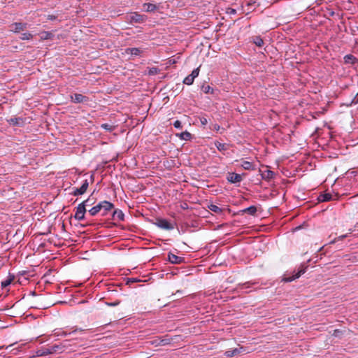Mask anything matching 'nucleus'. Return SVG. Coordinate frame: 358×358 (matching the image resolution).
I'll list each match as a JSON object with an SVG mask.
<instances>
[{"mask_svg":"<svg viewBox=\"0 0 358 358\" xmlns=\"http://www.w3.org/2000/svg\"><path fill=\"white\" fill-rule=\"evenodd\" d=\"M143 7L147 12L154 11L157 9L156 5L150 3H145L143 4Z\"/></svg>","mask_w":358,"mask_h":358,"instance_id":"4be33fe9","label":"nucleus"},{"mask_svg":"<svg viewBox=\"0 0 358 358\" xmlns=\"http://www.w3.org/2000/svg\"><path fill=\"white\" fill-rule=\"evenodd\" d=\"M8 122L13 125H22L23 123L22 119L17 117L10 118Z\"/></svg>","mask_w":358,"mask_h":358,"instance_id":"5701e85b","label":"nucleus"},{"mask_svg":"<svg viewBox=\"0 0 358 358\" xmlns=\"http://www.w3.org/2000/svg\"><path fill=\"white\" fill-rule=\"evenodd\" d=\"M344 60L345 63H355L356 58L352 55H347L344 57Z\"/></svg>","mask_w":358,"mask_h":358,"instance_id":"a878e982","label":"nucleus"},{"mask_svg":"<svg viewBox=\"0 0 358 358\" xmlns=\"http://www.w3.org/2000/svg\"><path fill=\"white\" fill-rule=\"evenodd\" d=\"M253 43L258 47H262L264 45V41L259 36L253 38Z\"/></svg>","mask_w":358,"mask_h":358,"instance_id":"393cba45","label":"nucleus"},{"mask_svg":"<svg viewBox=\"0 0 358 358\" xmlns=\"http://www.w3.org/2000/svg\"><path fill=\"white\" fill-rule=\"evenodd\" d=\"M227 179L230 183H237L242 180V177L238 173H229Z\"/></svg>","mask_w":358,"mask_h":358,"instance_id":"9d476101","label":"nucleus"},{"mask_svg":"<svg viewBox=\"0 0 358 358\" xmlns=\"http://www.w3.org/2000/svg\"><path fill=\"white\" fill-rule=\"evenodd\" d=\"M241 166L245 170H255V165L252 162H248V161H243L242 164H241Z\"/></svg>","mask_w":358,"mask_h":358,"instance_id":"6ab92c4d","label":"nucleus"},{"mask_svg":"<svg viewBox=\"0 0 358 358\" xmlns=\"http://www.w3.org/2000/svg\"><path fill=\"white\" fill-rule=\"evenodd\" d=\"M101 127L106 131H112L115 129V127L109 124H102Z\"/></svg>","mask_w":358,"mask_h":358,"instance_id":"c756f323","label":"nucleus"},{"mask_svg":"<svg viewBox=\"0 0 358 358\" xmlns=\"http://www.w3.org/2000/svg\"><path fill=\"white\" fill-rule=\"evenodd\" d=\"M52 36V33L49 31H43L41 33V38L42 40L49 39Z\"/></svg>","mask_w":358,"mask_h":358,"instance_id":"c85d7f7f","label":"nucleus"},{"mask_svg":"<svg viewBox=\"0 0 358 358\" xmlns=\"http://www.w3.org/2000/svg\"><path fill=\"white\" fill-rule=\"evenodd\" d=\"M112 217L115 221H123L124 219V215L120 209L115 210L113 213Z\"/></svg>","mask_w":358,"mask_h":358,"instance_id":"4468645a","label":"nucleus"},{"mask_svg":"<svg viewBox=\"0 0 358 358\" xmlns=\"http://www.w3.org/2000/svg\"><path fill=\"white\" fill-rule=\"evenodd\" d=\"M13 280V277L10 278H8L3 281L1 282V287H6L7 286H8L12 280Z\"/></svg>","mask_w":358,"mask_h":358,"instance_id":"473e14b6","label":"nucleus"},{"mask_svg":"<svg viewBox=\"0 0 358 358\" xmlns=\"http://www.w3.org/2000/svg\"><path fill=\"white\" fill-rule=\"evenodd\" d=\"M156 225L159 228L166 230H172L174 229V224L166 219H158L156 222Z\"/></svg>","mask_w":358,"mask_h":358,"instance_id":"20e7f679","label":"nucleus"},{"mask_svg":"<svg viewBox=\"0 0 358 358\" xmlns=\"http://www.w3.org/2000/svg\"><path fill=\"white\" fill-rule=\"evenodd\" d=\"M27 27V23L14 22L10 25V31L14 33H18L24 30Z\"/></svg>","mask_w":358,"mask_h":358,"instance_id":"0eeeda50","label":"nucleus"},{"mask_svg":"<svg viewBox=\"0 0 358 358\" xmlns=\"http://www.w3.org/2000/svg\"><path fill=\"white\" fill-rule=\"evenodd\" d=\"M64 350V345L62 344L54 345L48 348H41L38 350L36 353L38 357L46 356L48 355L57 352H62Z\"/></svg>","mask_w":358,"mask_h":358,"instance_id":"f257e3e1","label":"nucleus"},{"mask_svg":"<svg viewBox=\"0 0 358 358\" xmlns=\"http://www.w3.org/2000/svg\"><path fill=\"white\" fill-rule=\"evenodd\" d=\"M306 272V268H301L299 271L294 273L292 275H285L283 278V280L285 282H292L297 278H299L302 274Z\"/></svg>","mask_w":358,"mask_h":358,"instance_id":"423d86ee","label":"nucleus"},{"mask_svg":"<svg viewBox=\"0 0 358 358\" xmlns=\"http://www.w3.org/2000/svg\"><path fill=\"white\" fill-rule=\"evenodd\" d=\"M227 13L230 15H235L236 13V10L232 8H229L227 9Z\"/></svg>","mask_w":358,"mask_h":358,"instance_id":"c9c22d12","label":"nucleus"},{"mask_svg":"<svg viewBox=\"0 0 358 358\" xmlns=\"http://www.w3.org/2000/svg\"><path fill=\"white\" fill-rule=\"evenodd\" d=\"M245 351V349L243 347L236 348L231 350H227L224 352V355L227 357H234L238 354H240Z\"/></svg>","mask_w":358,"mask_h":358,"instance_id":"9b49d317","label":"nucleus"},{"mask_svg":"<svg viewBox=\"0 0 358 358\" xmlns=\"http://www.w3.org/2000/svg\"><path fill=\"white\" fill-rule=\"evenodd\" d=\"M202 90L206 94H208V93L213 94V92H214L213 88H212L210 85L203 86Z\"/></svg>","mask_w":358,"mask_h":358,"instance_id":"2f4dec72","label":"nucleus"},{"mask_svg":"<svg viewBox=\"0 0 358 358\" xmlns=\"http://www.w3.org/2000/svg\"><path fill=\"white\" fill-rule=\"evenodd\" d=\"M194 79L192 78L189 75L185 78L183 83L187 85H190L194 83Z\"/></svg>","mask_w":358,"mask_h":358,"instance_id":"7c9ffc66","label":"nucleus"},{"mask_svg":"<svg viewBox=\"0 0 358 358\" xmlns=\"http://www.w3.org/2000/svg\"><path fill=\"white\" fill-rule=\"evenodd\" d=\"M169 261L175 264H178L182 263L184 261V258L182 257H178L173 253H169L168 255Z\"/></svg>","mask_w":358,"mask_h":358,"instance_id":"f8f14e48","label":"nucleus"},{"mask_svg":"<svg viewBox=\"0 0 358 358\" xmlns=\"http://www.w3.org/2000/svg\"><path fill=\"white\" fill-rule=\"evenodd\" d=\"M215 145L217 149L220 152H224L229 148V145L228 144L220 143L218 141L215 142Z\"/></svg>","mask_w":358,"mask_h":358,"instance_id":"f3484780","label":"nucleus"},{"mask_svg":"<svg viewBox=\"0 0 358 358\" xmlns=\"http://www.w3.org/2000/svg\"><path fill=\"white\" fill-rule=\"evenodd\" d=\"M200 121H201V123L203 124V125H206L207 123H208V121H207V119L205 118V117H202L200 119Z\"/></svg>","mask_w":358,"mask_h":358,"instance_id":"58836bf2","label":"nucleus"},{"mask_svg":"<svg viewBox=\"0 0 358 358\" xmlns=\"http://www.w3.org/2000/svg\"><path fill=\"white\" fill-rule=\"evenodd\" d=\"M33 38V35L29 33V32H25V33H22L20 36V39L21 40H26V41H28V40H30Z\"/></svg>","mask_w":358,"mask_h":358,"instance_id":"bb28decb","label":"nucleus"},{"mask_svg":"<svg viewBox=\"0 0 358 358\" xmlns=\"http://www.w3.org/2000/svg\"><path fill=\"white\" fill-rule=\"evenodd\" d=\"M143 52V50L138 48H128L125 49V53L127 55L139 56Z\"/></svg>","mask_w":358,"mask_h":358,"instance_id":"2eb2a0df","label":"nucleus"},{"mask_svg":"<svg viewBox=\"0 0 358 358\" xmlns=\"http://www.w3.org/2000/svg\"><path fill=\"white\" fill-rule=\"evenodd\" d=\"M57 18V16L55 15H48L47 16V19L49 20H55Z\"/></svg>","mask_w":358,"mask_h":358,"instance_id":"e433bc0d","label":"nucleus"},{"mask_svg":"<svg viewBox=\"0 0 358 358\" xmlns=\"http://www.w3.org/2000/svg\"><path fill=\"white\" fill-rule=\"evenodd\" d=\"M352 231L351 229H350V230H349V233H348V234H351V233H352Z\"/></svg>","mask_w":358,"mask_h":358,"instance_id":"a18cd8bd","label":"nucleus"},{"mask_svg":"<svg viewBox=\"0 0 358 358\" xmlns=\"http://www.w3.org/2000/svg\"><path fill=\"white\" fill-rule=\"evenodd\" d=\"M11 346H12V345H10L7 346V347H6V349L9 348H10V347H11Z\"/></svg>","mask_w":358,"mask_h":358,"instance_id":"c03bdc74","label":"nucleus"},{"mask_svg":"<svg viewBox=\"0 0 358 358\" xmlns=\"http://www.w3.org/2000/svg\"><path fill=\"white\" fill-rule=\"evenodd\" d=\"M199 74V68H196V69H194L192 73L189 74V76L195 79Z\"/></svg>","mask_w":358,"mask_h":358,"instance_id":"72a5a7b5","label":"nucleus"},{"mask_svg":"<svg viewBox=\"0 0 358 358\" xmlns=\"http://www.w3.org/2000/svg\"><path fill=\"white\" fill-rule=\"evenodd\" d=\"M347 236H348V234H344V235H341V236H339L338 238H336V240H338V241L343 240L345 238H346Z\"/></svg>","mask_w":358,"mask_h":358,"instance_id":"ea45409f","label":"nucleus"},{"mask_svg":"<svg viewBox=\"0 0 358 358\" xmlns=\"http://www.w3.org/2000/svg\"><path fill=\"white\" fill-rule=\"evenodd\" d=\"M173 126L176 129H181L182 128V123L180 120H176L173 122Z\"/></svg>","mask_w":358,"mask_h":358,"instance_id":"f704fd0d","label":"nucleus"},{"mask_svg":"<svg viewBox=\"0 0 358 358\" xmlns=\"http://www.w3.org/2000/svg\"><path fill=\"white\" fill-rule=\"evenodd\" d=\"M127 20L130 23H142L145 21L147 19L146 16L144 15L139 14L138 13H131L129 15H127Z\"/></svg>","mask_w":358,"mask_h":358,"instance_id":"7ed1b4c3","label":"nucleus"},{"mask_svg":"<svg viewBox=\"0 0 358 358\" xmlns=\"http://www.w3.org/2000/svg\"><path fill=\"white\" fill-rule=\"evenodd\" d=\"M331 199H332V194L330 193L321 194L318 196V200H319V201H321V202L329 201H331Z\"/></svg>","mask_w":358,"mask_h":358,"instance_id":"dca6fc26","label":"nucleus"},{"mask_svg":"<svg viewBox=\"0 0 358 358\" xmlns=\"http://www.w3.org/2000/svg\"><path fill=\"white\" fill-rule=\"evenodd\" d=\"M337 332H338V330H337V329H336V330H335V331H334V334H336Z\"/></svg>","mask_w":358,"mask_h":358,"instance_id":"37998d69","label":"nucleus"},{"mask_svg":"<svg viewBox=\"0 0 358 358\" xmlns=\"http://www.w3.org/2000/svg\"><path fill=\"white\" fill-rule=\"evenodd\" d=\"M208 208L210 210L217 213V214H221L222 213V209L215 204H210L208 205Z\"/></svg>","mask_w":358,"mask_h":358,"instance_id":"412c9836","label":"nucleus"},{"mask_svg":"<svg viewBox=\"0 0 358 358\" xmlns=\"http://www.w3.org/2000/svg\"><path fill=\"white\" fill-rule=\"evenodd\" d=\"M120 303L119 301H114L113 303H106L108 306H115Z\"/></svg>","mask_w":358,"mask_h":358,"instance_id":"4c0bfd02","label":"nucleus"},{"mask_svg":"<svg viewBox=\"0 0 358 358\" xmlns=\"http://www.w3.org/2000/svg\"><path fill=\"white\" fill-rule=\"evenodd\" d=\"M261 176L263 180H270L275 176V173L269 169L261 171Z\"/></svg>","mask_w":358,"mask_h":358,"instance_id":"ddd939ff","label":"nucleus"},{"mask_svg":"<svg viewBox=\"0 0 358 358\" xmlns=\"http://www.w3.org/2000/svg\"><path fill=\"white\" fill-rule=\"evenodd\" d=\"M71 100L76 103H83L88 101V98L81 94L75 93L71 95Z\"/></svg>","mask_w":358,"mask_h":358,"instance_id":"1a4fd4ad","label":"nucleus"},{"mask_svg":"<svg viewBox=\"0 0 358 358\" xmlns=\"http://www.w3.org/2000/svg\"><path fill=\"white\" fill-rule=\"evenodd\" d=\"M177 136L184 141H189L192 138V134L187 131H183L180 134H177Z\"/></svg>","mask_w":358,"mask_h":358,"instance_id":"aec40b11","label":"nucleus"},{"mask_svg":"<svg viewBox=\"0 0 358 358\" xmlns=\"http://www.w3.org/2000/svg\"><path fill=\"white\" fill-rule=\"evenodd\" d=\"M159 72V69L157 67L148 68V73L150 76L157 75Z\"/></svg>","mask_w":358,"mask_h":358,"instance_id":"cd10ccee","label":"nucleus"},{"mask_svg":"<svg viewBox=\"0 0 358 358\" xmlns=\"http://www.w3.org/2000/svg\"><path fill=\"white\" fill-rule=\"evenodd\" d=\"M89 201L90 199H87L78 204V206L76 207V213L74 215V218L76 220L81 221L85 219L86 206H87V202Z\"/></svg>","mask_w":358,"mask_h":358,"instance_id":"f03ea898","label":"nucleus"},{"mask_svg":"<svg viewBox=\"0 0 358 358\" xmlns=\"http://www.w3.org/2000/svg\"><path fill=\"white\" fill-rule=\"evenodd\" d=\"M99 212H101V204L100 202L89 210V213L92 216H95Z\"/></svg>","mask_w":358,"mask_h":358,"instance_id":"a211bd4d","label":"nucleus"},{"mask_svg":"<svg viewBox=\"0 0 358 358\" xmlns=\"http://www.w3.org/2000/svg\"><path fill=\"white\" fill-rule=\"evenodd\" d=\"M243 212L248 213L250 215H255L257 212V208L255 206H250L246 208H245Z\"/></svg>","mask_w":358,"mask_h":358,"instance_id":"b1692460","label":"nucleus"},{"mask_svg":"<svg viewBox=\"0 0 358 358\" xmlns=\"http://www.w3.org/2000/svg\"><path fill=\"white\" fill-rule=\"evenodd\" d=\"M255 3H256V1H255V0H251L250 1H249V2L248 3V4H247V5H248V6H252V5H254Z\"/></svg>","mask_w":358,"mask_h":358,"instance_id":"a19ab883","label":"nucleus"},{"mask_svg":"<svg viewBox=\"0 0 358 358\" xmlns=\"http://www.w3.org/2000/svg\"><path fill=\"white\" fill-rule=\"evenodd\" d=\"M101 204V212L103 216H105L113 208L114 205L108 201H100Z\"/></svg>","mask_w":358,"mask_h":358,"instance_id":"39448f33","label":"nucleus"},{"mask_svg":"<svg viewBox=\"0 0 358 358\" xmlns=\"http://www.w3.org/2000/svg\"><path fill=\"white\" fill-rule=\"evenodd\" d=\"M91 204H92V203H90V201L89 202H87V206H90V205H91Z\"/></svg>","mask_w":358,"mask_h":358,"instance_id":"79ce46f5","label":"nucleus"},{"mask_svg":"<svg viewBox=\"0 0 358 358\" xmlns=\"http://www.w3.org/2000/svg\"><path fill=\"white\" fill-rule=\"evenodd\" d=\"M89 186L88 180L86 179L83 181L82 185L79 188H73V195L79 196L83 194L87 189Z\"/></svg>","mask_w":358,"mask_h":358,"instance_id":"6e6552de","label":"nucleus"}]
</instances>
